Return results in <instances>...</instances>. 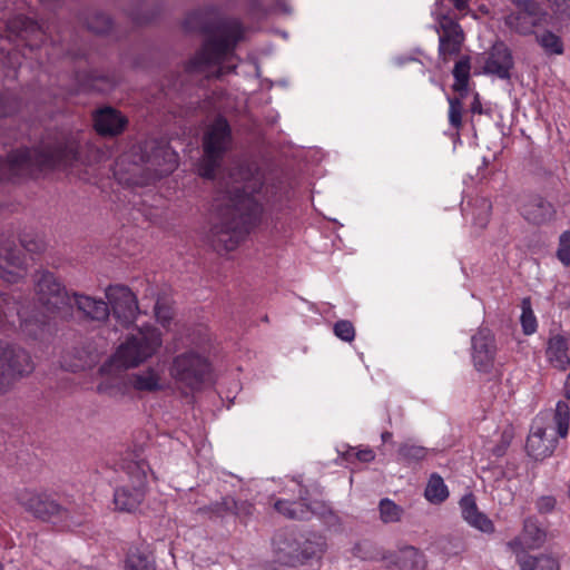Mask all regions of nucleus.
Wrapping results in <instances>:
<instances>
[{"mask_svg": "<svg viewBox=\"0 0 570 570\" xmlns=\"http://www.w3.org/2000/svg\"><path fill=\"white\" fill-rule=\"evenodd\" d=\"M264 186V174L252 166L239 167L220 183L213 203L210 242L216 249L233 250L243 240L262 210L255 197Z\"/></svg>", "mask_w": 570, "mask_h": 570, "instance_id": "nucleus-1", "label": "nucleus"}, {"mask_svg": "<svg viewBox=\"0 0 570 570\" xmlns=\"http://www.w3.org/2000/svg\"><path fill=\"white\" fill-rule=\"evenodd\" d=\"M85 166L86 163L80 156V146L73 140L48 151L18 149L10 153L6 160L0 161V180H11L22 175H30L35 169L45 167H60L83 178Z\"/></svg>", "mask_w": 570, "mask_h": 570, "instance_id": "nucleus-2", "label": "nucleus"}, {"mask_svg": "<svg viewBox=\"0 0 570 570\" xmlns=\"http://www.w3.org/2000/svg\"><path fill=\"white\" fill-rule=\"evenodd\" d=\"M13 498L33 518L63 530L80 527L88 517L86 510L80 505H62L50 494L37 491L36 489H17Z\"/></svg>", "mask_w": 570, "mask_h": 570, "instance_id": "nucleus-3", "label": "nucleus"}, {"mask_svg": "<svg viewBox=\"0 0 570 570\" xmlns=\"http://www.w3.org/2000/svg\"><path fill=\"white\" fill-rule=\"evenodd\" d=\"M209 341L202 337L193 346L175 355L169 365V375L183 389L196 391L212 373L208 355Z\"/></svg>", "mask_w": 570, "mask_h": 570, "instance_id": "nucleus-4", "label": "nucleus"}, {"mask_svg": "<svg viewBox=\"0 0 570 570\" xmlns=\"http://www.w3.org/2000/svg\"><path fill=\"white\" fill-rule=\"evenodd\" d=\"M161 345V332L153 325H142L126 336L112 354L111 363L124 370L138 367L155 356Z\"/></svg>", "mask_w": 570, "mask_h": 570, "instance_id": "nucleus-5", "label": "nucleus"}, {"mask_svg": "<svg viewBox=\"0 0 570 570\" xmlns=\"http://www.w3.org/2000/svg\"><path fill=\"white\" fill-rule=\"evenodd\" d=\"M128 386L140 393H157L164 391L168 386V382L165 377L164 368L159 365H154L131 373L128 375L127 381H104L97 386V390L100 394L120 397L126 394Z\"/></svg>", "mask_w": 570, "mask_h": 570, "instance_id": "nucleus-6", "label": "nucleus"}, {"mask_svg": "<svg viewBox=\"0 0 570 570\" xmlns=\"http://www.w3.org/2000/svg\"><path fill=\"white\" fill-rule=\"evenodd\" d=\"M242 38L239 23L233 21L210 37L203 49L190 61V69L205 70L212 65L222 63L232 55L237 41Z\"/></svg>", "mask_w": 570, "mask_h": 570, "instance_id": "nucleus-7", "label": "nucleus"}, {"mask_svg": "<svg viewBox=\"0 0 570 570\" xmlns=\"http://www.w3.org/2000/svg\"><path fill=\"white\" fill-rule=\"evenodd\" d=\"M232 145L230 128L228 122L223 119H216L207 129L203 146L204 155L200 159L198 171L204 178H214L216 169L219 167L224 154Z\"/></svg>", "mask_w": 570, "mask_h": 570, "instance_id": "nucleus-8", "label": "nucleus"}, {"mask_svg": "<svg viewBox=\"0 0 570 570\" xmlns=\"http://www.w3.org/2000/svg\"><path fill=\"white\" fill-rule=\"evenodd\" d=\"M35 371L31 355L23 347L0 343V394L7 393L16 382Z\"/></svg>", "mask_w": 570, "mask_h": 570, "instance_id": "nucleus-9", "label": "nucleus"}, {"mask_svg": "<svg viewBox=\"0 0 570 570\" xmlns=\"http://www.w3.org/2000/svg\"><path fill=\"white\" fill-rule=\"evenodd\" d=\"M35 288L39 303L51 314H57L71 304V293L49 271L35 274Z\"/></svg>", "mask_w": 570, "mask_h": 570, "instance_id": "nucleus-10", "label": "nucleus"}, {"mask_svg": "<svg viewBox=\"0 0 570 570\" xmlns=\"http://www.w3.org/2000/svg\"><path fill=\"white\" fill-rule=\"evenodd\" d=\"M514 8L504 17V24L511 32L520 36L534 33L543 24L547 13L532 0H514Z\"/></svg>", "mask_w": 570, "mask_h": 570, "instance_id": "nucleus-11", "label": "nucleus"}, {"mask_svg": "<svg viewBox=\"0 0 570 570\" xmlns=\"http://www.w3.org/2000/svg\"><path fill=\"white\" fill-rule=\"evenodd\" d=\"M110 314L124 327L134 324L140 314L137 296L125 285H109L105 289Z\"/></svg>", "mask_w": 570, "mask_h": 570, "instance_id": "nucleus-12", "label": "nucleus"}, {"mask_svg": "<svg viewBox=\"0 0 570 570\" xmlns=\"http://www.w3.org/2000/svg\"><path fill=\"white\" fill-rule=\"evenodd\" d=\"M439 33V57L444 62L453 56H458L463 46L465 36L461 26L448 14L436 16Z\"/></svg>", "mask_w": 570, "mask_h": 570, "instance_id": "nucleus-13", "label": "nucleus"}, {"mask_svg": "<svg viewBox=\"0 0 570 570\" xmlns=\"http://www.w3.org/2000/svg\"><path fill=\"white\" fill-rule=\"evenodd\" d=\"M498 346L489 328H480L471 337V356L478 372L490 373L495 363Z\"/></svg>", "mask_w": 570, "mask_h": 570, "instance_id": "nucleus-14", "label": "nucleus"}, {"mask_svg": "<svg viewBox=\"0 0 570 570\" xmlns=\"http://www.w3.org/2000/svg\"><path fill=\"white\" fill-rule=\"evenodd\" d=\"M27 276L24 257L11 239L0 242V278L17 284Z\"/></svg>", "mask_w": 570, "mask_h": 570, "instance_id": "nucleus-15", "label": "nucleus"}, {"mask_svg": "<svg viewBox=\"0 0 570 570\" xmlns=\"http://www.w3.org/2000/svg\"><path fill=\"white\" fill-rule=\"evenodd\" d=\"M293 492L297 493V500L277 499L274 502V509L283 517L291 520H307L314 513L312 507L307 503L308 491L299 482H295Z\"/></svg>", "mask_w": 570, "mask_h": 570, "instance_id": "nucleus-16", "label": "nucleus"}, {"mask_svg": "<svg viewBox=\"0 0 570 570\" xmlns=\"http://www.w3.org/2000/svg\"><path fill=\"white\" fill-rule=\"evenodd\" d=\"M16 317L20 320L21 330L31 337H36L39 331L46 325L45 321L35 325L31 320L23 318L17 309V304L13 298L7 294H0V327L14 325Z\"/></svg>", "mask_w": 570, "mask_h": 570, "instance_id": "nucleus-17", "label": "nucleus"}, {"mask_svg": "<svg viewBox=\"0 0 570 570\" xmlns=\"http://www.w3.org/2000/svg\"><path fill=\"white\" fill-rule=\"evenodd\" d=\"M513 65V57L509 47L502 41H497L491 47L483 69L485 73L494 75L500 79H509Z\"/></svg>", "mask_w": 570, "mask_h": 570, "instance_id": "nucleus-18", "label": "nucleus"}, {"mask_svg": "<svg viewBox=\"0 0 570 570\" xmlns=\"http://www.w3.org/2000/svg\"><path fill=\"white\" fill-rule=\"evenodd\" d=\"M557 446V440L547 435V429L538 421L531 428L527 440V452L534 460H543L550 456Z\"/></svg>", "mask_w": 570, "mask_h": 570, "instance_id": "nucleus-19", "label": "nucleus"}, {"mask_svg": "<svg viewBox=\"0 0 570 570\" xmlns=\"http://www.w3.org/2000/svg\"><path fill=\"white\" fill-rule=\"evenodd\" d=\"M71 302L86 320L105 323L110 316L108 301L72 292Z\"/></svg>", "mask_w": 570, "mask_h": 570, "instance_id": "nucleus-20", "label": "nucleus"}, {"mask_svg": "<svg viewBox=\"0 0 570 570\" xmlns=\"http://www.w3.org/2000/svg\"><path fill=\"white\" fill-rule=\"evenodd\" d=\"M299 535L294 531H281L273 539L277 560L287 566H296L298 560Z\"/></svg>", "mask_w": 570, "mask_h": 570, "instance_id": "nucleus-21", "label": "nucleus"}, {"mask_svg": "<svg viewBox=\"0 0 570 570\" xmlns=\"http://www.w3.org/2000/svg\"><path fill=\"white\" fill-rule=\"evenodd\" d=\"M383 559L389 566H395L400 570H425V556L413 546H404L393 553L385 554Z\"/></svg>", "mask_w": 570, "mask_h": 570, "instance_id": "nucleus-22", "label": "nucleus"}, {"mask_svg": "<svg viewBox=\"0 0 570 570\" xmlns=\"http://www.w3.org/2000/svg\"><path fill=\"white\" fill-rule=\"evenodd\" d=\"M94 122L99 135L117 136L124 131L128 120L120 111L107 107L96 112Z\"/></svg>", "mask_w": 570, "mask_h": 570, "instance_id": "nucleus-23", "label": "nucleus"}, {"mask_svg": "<svg viewBox=\"0 0 570 570\" xmlns=\"http://www.w3.org/2000/svg\"><path fill=\"white\" fill-rule=\"evenodd\" d=\"M546 541V531L539 525V522L528 517L523 521L522 531L518 537L508 542V548L521 549H539Z\"/></svg>", "mask_w": 570, "mask_h": 570, "instance_id": "nucleus-24", "label": "nucleus"}, {"mask_svg": "<svg viewBox=\"0 0 570 570\" xmlns=\"http://www.w3.org/2000/svg\"><path fill=\"white\" fill-rule=\"evenodd\" d=\"M462 518L473 528L484 533H493V522L479 511L473 494H466L460 500Z\"/></svg>", "mask_w": 570, "mask_h": 570, "instance_id": "nucleus-25", "label": "nucleus"}, {"mask_svg": "<svg viewBox=\"0 0 570 570\" xmlns=\"http://www.w3.org/2000/svg\"><path fill=\"white\" fill-rule=\"evenodd\" d=\"M327 550L326 538L316 532L301 533L297 564L312 559H321Z\"/></svg>", "mask_w": 570, "mask_h": 570, "instance_id": "nucleus-26", "label": "nucleus"}, {"mask_svg": "<svg viewBox=\"0 0 570 570\" xmlns=\"http://www.w3.org/2000/svg\"><path fill=\"white\" fill-rule=\"evenodd\" d=\"M523 217L535 225L550 222L556 214L554 207L542 197L532 196L521 207Z\"/></svg>", "mask_w": 570, "mask_h": 570, "instance_id": "nucleus-27", "label": "nucleus"}, {"mask_svg": "<svg viewBox=\"0 0 570 570\" xmlns=\"http://www.w3.org/2000/svg\"><path fill=\"white\" fill-rule=\"evenodd\" d=\"M124 472L126 474L124 485L130 487L132 490H142L144 493H147L150 468L144 459L126 461Z\"/></svg>", "mask_w": 570, "mask_h": 570, "instance_id": "nucleus-28", "label": "nucleus"}, {"mask_svg": "<svg viewBox=\"0 0 570 570\" xmlns=\"http://www.w3.org/2000/svg\"><path fill=\"white\" fill-rule=\"evenodd\" d=\"M146 493L142 490H132L130 487L120 485L115 490L114 504L121 512H135L144 502Z\"/></svg>", "mask_w": 570, "mask_h": 570, "instance_id": "nucleus-29", "label": "nucleus"}, {"mask_svg": "<svg viewBox=\"0 0 570 570\" xmlns=\"http://www.w3.org/2000/svg\"><path fill=\"white\" fill-rule=\"evenodd\" d=\"M569 347V340L562 335H556L549 340L547 357L552 366L562 371L568 367L570 364Z\"/></svg>", "mask_w": 570, "mask_h": 570, "instance_id": "nucleus-30", "label": "nucleus"}, {"mask_svg": "<svg viewBox=\"0 0 570 570\" xmlns=\"http://www.w3.org/2000/svg\"><path fill=\"white\" fill-rule=\"evenodd\" d=\"M7 31L9 38L14 36L27 40L30 36L40 32V26L36 21L19 14L7 22Z\"/></svg>", "mask_w": 570, "mask_h": 570, "instance_id": "nucleus-31", "label": "nucleus"}, {"mask_svg": "<svg viewBox=\"0 0 570 570\" xmlns=\"http://www.w3.org/2000/svg\"><path fill=\"white\" fill-rule=\"evenodd\" d=\"M151 164L158 166L155 169L157 177L168 175L177 167V155L167 147L158 148L153 156Z\"/></svg>", "mask_w": 570, "mask_h": 570, "instance_id": "nucleus-32", "label": "nucleus"}, {"mask_svg": "<svg viewBox=\"0 0 570 570\" xmlns=\"http://www.w3.org/2000/svg\"><path fill=\"white\" fill-rule=\"evenodd\" d=\"M425 499L433 504L444 502L449 497V490L441 475L433 473L430 475L424 490Z\"/></svg>", "mask_w": 570, "mask_h": 570, "instance_id": "nucleus-33", "label": "nucleus"}, {"mask_svg": "<svg viewBox=\"0 0 570 570\" xmlns=\"http://www.w3.org/2000/svg\"><path fill=\"white\" fill-rule=\"evenodd\" d=\"M535 41L548 56H560L564 51L561 37L550 30L537 33Z\"/></svg>", "mask_w": 570, "mask_h": 570, "instance_id": "nucleus-34", "label": "nucleus"}, {"mask_svg": "<svg viewBox=\"0 0 570 570\" xmlns=\"http://www.w3.org/2000/svg\"><path fill=\"white\" fill-rule=\"evenodd\" d=\"M430 453V450L413 443V442H404L399 448V459L406 463H416L424 460Z\"/></svg>", "mask_w": 570, "mask_h": 570, "instance_id": "nucleus-35", "label": "nucleus"}, {"mask_svg": "<svg viewBox=\"0 0 570 570\" xmlns=\"http://www.w3.org/2000/svg\"><path fill=\"white\" fill-rule=\"evenodd\" d=\"M453 77L455 80L453 89L466 92L470 78V59L468 57L462 58L454 65Z\"/></svg>", "mask_w": 570, "mask_h": 570, "instance_id": "nucleus-36", "label": "nucleus"}, {"mask_svg": "<svg viewBox=\"0 0 570 570\" xmlns=\"http://www.w3.org/2000/svg\"><path fill=\"white\" fill-rule=\"evenodd\" d=\"M380 519L384 523L399 522L403 515V509L390 499H382L379 504Z\"/></svg>", "mask_w": 570, "mask_h": 570, "instance_id": "nucleus-37", "label": "nucleus"}, {"mask_svg": "<svg viewBox=\"0 0 570 570\" xmlns=\"http://www.w3.org/2000/svg\"><path fill=\"white\" fill-rule=\"evenodd\" d=\"M553 420L557 425V433L559 436L566 438L570 421V409L566 402L559 401L557 403Z\"/></svg>", "mask_w": 570, "mask_h": 570, "instance_id": "nucleus-38", "label": "nucleus"}, {"mask_svg": "<svg viewBox=\"0 0 570 570\" xmlns=\"http://www.w3.org/2000/svg\"><path fill=\"white\" fill-rule=\"evenodd\" d=\"M86 24L90 31L97 35H104L111 29L112 23L107 14L101 12H94L87 17Z\"/></svg>", "mask_w": 570, "mask_h": 570, "instance_id": "nucleus-39", "label": "nucleus"}, {"mask_svg": "<svg viewBox=\"0 0 570 570\" xmlns=\"http://www.w3.org/2000/svg\"><path fill=\"white\" fill-rule=\"evenodd\" d=\"M521 325L525 335H531L537 331V320L528 297L522 299Z\"/></svg>", "mask_w": 570, "mask_h": 570, "instance_id": "nucleus-40", "label": "nucleus"}, {"mask_svg": "<svg viewBox=\"0 0 570 570\" xmlns=\"http://www.w3.org/2000/svg\"><path fill=\"white\" fill-rule=\"evenodd\" d=\"M509 549L515 556L517 562L520 566L521 570H533V569H535L538 563L540 564V567L543 563L541 560L544 557H541L538 559L535 557L528 554L527 553V550H529L528 547H521V549H519V550L515 548H509Z\"/></svg>", "mask_w": 570, "mask_h": 570, "instance_id": "nucleus-41", "label": "nucleus"}, {"mask_svg": "<svg viewBox=\"0 0 570 570\" xmlns=\"http://www.w3.org/2000/svg\"><path fill=\"white\" fill-rule=\"evenodd\" d=\"M21 245L27 252L32 254H40L47 248L45 238L33 234H26L21 238Z\"/></svg>", "mask_w": 570, "mask_h": 570, "instance_id": "nucleus-42", "label": "nucleus"}, {"mask_svg": "<svg viewBox=\"0 0 570 570\" xmlns=\"http://www.w3.org/2000/svg\"><path fill=\"white\" fill-rule=\"evenodd\" d=\"M155 317L163 326H167L173 320L174 313L169 302L163 298H157L154 308Z\"/></svg>", "mask_w": 570, "mask_h": 570, "instance_id": "nucleus-43", "label": "nucleus"}, {"mask_svg": "<svg viewBox=\"0 0 570 570\" xmlns=\"http://www.w3.org/2000/svg\"><path fill=\"white\" fill-rule=\"evenodd\" d=\"M216 512L219 514L224 513H234L239 514L245 508L249 509L250 505L243 502L238 504L233 498L227 497L222 500V502L216 503Z\"/></svg>", "mask_w": 570, "mask_h": 570, "instance_id": "nucleus-44", "label": "nucleus"}, {"mask_svg": "<svg viewBox=\"0 0 570 570\" xmlns=\"http://www.w3.org/2000/svg\"><path fill=\"white\" fill-rule=\"evenodd\" d=\"M334 334L344 342H352L355 338V328L350 321L341 320L334 324Z\"/></svg>", "mask_w": 570, "mask_h": 570, "instance_id": "nucleus-45", "label": "nucleus"}, {"mask_svg": "<svg viewBox=\"0 0 570 570\" xmlns=\"http://www.w3.org/2000/svg\"><path fill=\"white\" fill-rule=\"evenodd\" d=\"M463 105L459 99H449V122L454 129L462 126Z\"/></svg>", "mask_w": 570, "mask_h": 570, "instance_id": "nucleus-46", "label": "nucleus"}, {"mask_svg": "<svg viewBox=\"0 0 570 570\" xmlns=\"http://www.w3.org/2000/svg\"><path fill=\"white\" fill-rule=\"evenodd\" d=\"M557 256L563 265L570 266V232L568 230L560 236Z\"/></svg>", "mask_w": 570, "mask_h": 570, "instance_id": "nucleus-47", "label": "nucleus"}, {"mask_svg": "<svg viewBox=\"0 0 570 570\" xmlns=\"http://www.w3.org/2000/svg\"><path fill=\"white\" fill-rule=\"evenodd\" d=\"M478 204L479 214L474 217V224L480 228H484L490 220L492 205L488 199H481L478 202Z\"/></svg>", "mask_w": 570, "mask_h": 570, "instance_id": "nucleus-48", "label": "nucleus"}, {"mask_svg": "<svg viewBox=\"0 0 570 570\" xmlns=\"http://www.w3.org/2000/svg\"><path fill=\"white\" fill-rule=\"evenodd\" d=\"M127 570H155L153 563L141 556L132 554L127 560Z\"/></svg>", "mask_w": 570, "mask_h": 570, "instance_id": "nucleus-49", "label": "nucleus"}, {"mask_svg": "<svg viewBox=\"0 0 570 570\" xmlns=\"http://www.w3.org/2000/svg\"><path fill=\"white\" fill-rule=\"evenodd\" d=\"M535 505L540 513H549L556 507V499L551 495H544L538 499Z\"/></svg>", "mask_w": 570, "mask_h": 570, "instance_id": "nucleus-50", "label": "nucleus"}, {"mask_svg": "<svg viewBox=\"0 0 570 570\" xmlns=\"http://www.w3.org/2000/svg\"><path fill=\"white\" fill-rule=\"evenodd\" d=\"M16 108V104L12 100L3 98L0 96V117H6L13 112Z\"/></svg>", "mask_w": 570, "mask_h": 570, "instance_id": "nucleus-51", "label": "nucleus"}, {"mask_svg": "<svg viewBox=\"0 0 570 570\" xmlns=\"http://www.w3.org/2000/svg\"><path fill=\"white\" fill-rule=\"evenodd\" d=\"M513 429L511 426H507L503 432H502V448H500L498 451H497V454H501L511 443L512 439H513Z\"/></svg>", "mask_w": 570, "mask_h": 570, "instance_id": "nucleus-52", "label": "nucleus"}, {"mask_svg": "<svg viewBox=\"0 0 570 570\" xmlns=\"http://www.w3.org/2000/svg\"><path fill=\"white\" fill-rule=\"evenodd\" d=\"M355 456L361 462L368 463L375 459V453L372 449L365 448V449L357 450V452L355 453Z\"/></svg>", "mask_w": 570, "mask_h": 570, "instance_id": "nucleus-53", "label": "nucleus"}, {"mask_svg": "<svg viewBox=\"0 0 570 570\" xmlns=\"http://www.w3.org/2000/svg\"><path fill=\"white\" fill-rule=\"evenodd\" d=\"M473 0H452V3L458 11L465 16L470 12V3Z\"/></svg>", "mask_w": 570, "mask_h": 570, "instance_id": "nucleus-54", "label": "nucleus"}, {"mask_svg": "<svg viewBox=\"0 0 570 570\" xmlns=\"http://www.w3.org/2000/svg\"><path fill=\"white\" fill-rule=\"evenodd\" d=\"M541 561L543 562L541 570H560L559 563L553 558H543Z\"/></svg>", "mask_w": 570, "mask_h": 570, "instance_id": "nucleus-55", "label": "nucleus"}, {"mask_svg": "<svg viewBox=\"0 0 570 570\" xmlns=\"http://www.w3.org/2000/svg\"><path fill=\"white\" fill-rule=\"evenodd\" d=\"M471 110L473 114H481L482 112V107H481V102L479 101L478 97H475L472 106H471Z\"/></svg>", "mask_w": 570, "mask_h": 570, "instance_id": "nucleus-56", "label": "nucleus"}, {"mask_svg": "<svg viewBox=\"0 0 570 570\" xmlns=\"http://www.w3.org/2000/svg\"><path fill=\"white\" fill-rule=\"evenodd\" d=\"M564 396L570 400V374L568 375L564 383Z\"/></svg>", "mask_w": 570, "mask_h": 570, "instance_id": "nucleus-57", "label": "nucleus"}, {"mask_svg": "<svg viewBox=\"0 0 570 570\" xmlns=\"http://www.w3.org/2000/svg\"><path fill=\"white\" fill-rule=\"evenodd\" d=\"M381 439L383 442H387L392 439V433L389 431H385L381 434Z\"/></svg>", "mask_w": 570, "mask_h": 570, "instance_id": "nucleus-58", "label": "nucleus"}, {"mask_svg": "<svg viewBox=\"0 0 570 570\" xmlns=\"http://www.w3.org/2000/svg\"><path fill=\"white\" fill-rule=\"evenodd\" d=\"M557 4H560L561 2H564L566 0H553Z\"/></svg>", "mask_w": 570, "mask_h": 570, "instance_id": "nucleus-59", "label": "nucleus"}, {"mask_svg": "<svg viewBox=\"0 0 570 570\" xmlns=\"http://www.w3.org/2000/svg\"><path fill=\"white\" fill-rule=\"evenodd\" d=\"M197 16H198V13H194L193 16L189 17V19L196 18Z\"/></svg>", "mask_w": 570, "mask_h": 570, "instance_id": "nucleus-60", "label": "nucleus"}]
</instances>
